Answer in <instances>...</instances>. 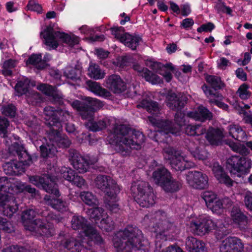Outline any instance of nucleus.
I'll return each mask as SVG.
<instances>
[{"mask_svg": "<svg viewBox=\"0 0 252 252\" xmlns=\"http://www.w3.org/2000/svg\"><path fill=\"white\" fill-rule=\"evenodd\" d=\"M201 197L205 201L207 207L219 198L214 192L210 191H204L202 193Z\"/></svg>", "mask_w": 252, "mask_h": 252, "instance_id": "nucleus-51", "label": "nucleus"}, {"mask_svg": "<svg viewBox=\"0 0 252 252\" xmlns=\"http://www.w3.org/2000/svg\"><path fill=\"white\" fill-rule=\"evenodd\" d=\"M2 113L7 116L13 117L15 114V106L12 104L3 106L1 108Z\"/></svg>", "mask_w": 252, "mask_h": 252, "instance_id": "nucleus-59", "label": "nucleus"}, {"mask_svg": "<svg viewBox=\"0 0 252 252\" xmlns=\"http://www.w3.org/2000/svg\"><path fill=\"white\" fill-rule=\"evenodd\" d=\"M35 86V82L34 81H30L28 78H23L16 84L15 87L16 94L20 95L26 94L30 86Z\"/></svg>", "mask_w": 252, "mask_h": 252, "instance_id": "nucleus-37", "label": "nucleus"}, {"mask_svg": "<svg viewBox=\"0 0 252 252\" xmlns=\"http://www.w3.org/2000/svg\"><path fill=\"white\" fill-rule=\"evenodd\" d=\"M80 74L81 71L79 69L70 66L66 67L64 71V75L72 80L79 79Z\"/></svg>", "mask_w": 252, "mask_h": 252, "instance_id": "nucleus-47", "label": "nucleus"}, {"mask_svg": "<svg viewBox=\"0 0 252 252\" xmlns=\"http://www.w3.org/2000/svg\"><path fill=\"white\" fill-rule=\"evenodd\" d=\"M9 125L8 122L4 118L0 117V135L5 137L7 134V128Z\"/></svg>", "mask_w": 252, "mask_h": 252, "instance_id": "nucleus-58", "label": "nucleus"}, {"mask_svg": "<svg viewBox=\"0 0 252 252\" xmlns=\"http://www.w3.org/2000/svg\"><path fill=\"white\" fill-rule=\"evenodd\" d=\"M36 214V212L33 209H29L23 212L22 220L25 228L47 237L53 235L54 230L51 223H46L40 219L33 220Z\"/></svg>", "mask_w": 252, "mask_h": 252, "instance_id": "nucleus-9", "label": "nucleus"}, {"mask_svg": "<svg viewBox=\"0 0 252 252\" xmlns=\"http://www.w3.org/2000/svg\"><path fill=\"white\" fill-rule=\"evenodd\" d=\"M227 130L229 135L232 138L240 141L246 140V133L240 126L235 124L230 125L228 126Z\"/></svg>", "mask_w": 252, "mask_h": 252, "instance_id": "nucleus-31", "label": "nucleus"}, {"mask_svg": "<svg viewBox=\"0 0 252 252\" xmlns=\"http://www.w3.org/2000/svg\"><path fill=\"white\" fill-rule=\"evenodd\" d=\"M208 142L212 145H219L224 137L223 131L219 128L210 127L205 136Z\"/></svg>", "mask_w": 252, "mask_h": 252, "instance_id": "nucleus-29", "label": "nucleus"}, {"mask_svg": "<svg viewBox=\"0 0 252 252\" xmlns=\"http://www.w3.org/2000/svg\"><path fill=\"white\" fill-rule=\"evenodd\" d=\"M27 64H32L39 69L44 68L46 66L45 62L42 60L41 54L31 55L27 61Z\"/></svg>", "mask_w": 252, "mask_h": 252, "instance_id": "nucleus-44", "label": "nucleus"}, {"mask_svg": "<svg viewBox=\"0 0 252 252\" xmlns=\"http://www.w3.org/2000/svg\"><path fill=\"white\" fill-rule=\"evenodd\" d=\"M16 184V181L14 182V180L11 178L8 179L6 177H2L0 178V192L2 193V190L7 192L10 194H15L14 190H10L11 187H14V184Z\"/></svg>", "mask_w": 252, "mask_h": 252, "instance_id": "nucleus-43", "label": "nucleus"}, {"mask_svg": "<svg viewBox=\"0 0 252 252\" xmlns=\"http://www.w3.org/2000/svg\"><path fill=\"white\" fill-rule=\"evenodd\" d=\"M206 81L209 83L211 86L215 89H220L221 87V82L220 78L212 75H207L206 77Z\"/></svg>", "mask_w": 252, "mask_h": 252, "instance_id": "nucleus-55", "label": "nucleus"}, {"mask_svg": "<svg viewBox=\"0 0 252 252\" xmlns=\"http://www.w3.org/2000/svg\"><path fill=\"white\" fill-rule=\"evenodd\" d=\"M58 113L59 110L56 111L51 106H47L44 109L45 119L48 121V124L56 128L61 127V125L59 123Z\"/></svg>", "mask_w": 252, "mask_h": 252, "instance_id": "nucleus-27", "label": "nucleus"}, {"mask_svg": "<svg viewBox=\"0 0 252 252\" xmlns=\"http://www.w3.org/2000/svg\"><path fill=\"white\" fill-rule=\"evenodd\" d=\"M107 86L115 93H120L124 91L126 86L119 76L112 75L107 80Z\"/></svg>", "mask_w": 252, "mask_h": 252, "instance_id": "nucleus-28", "label": "nucleus"}, {"mask_svg": "<svg viewBox=\"0 0 252 252\" xmlns=\"http://www.w3.org/2000/svg\"><path fill=\"white\" fill-rule=\"evenodd\" d=\"M205 128L200 125H188L185 129V132L187 134L190 136L200 135L205 132Z\"/></svg>", "mask_w": 252, "mask_h": 252, "instance_id": "nucleus-46", "label": "nucleus"}, {"mask_svg": "<svg viewBox=\"0 0 252 252\" xmlns=\"http://www.w3.org/2000/svg\"><path fill=\"white\" fill-rule=\"evenodd\" d=\"M68 102L74 109L79 112L83 119L87 120L85 126L90 130L99 131L105 128L110 124V120L107 117H100L96 122L94 121L92 109L85 108V105L80 103L78 100L72 102L68 101Z\"/></svg>", "mask_w": 252, "mask_h": 252, "instance_id": "nucleus-7", "label": "nucleus"}, {"mask_svg": "<svg viewBox=\"0 0 252 252\" xmlns=\"http://www.w3.org/2000/svg\"><path fill=\"white\" fill-rule=\"evenodd\" d=\"M87 84L89 90L96 95L104 97H107L110 96L109 92L102 88L98 83L89 81L87 82Z\"/></svg>", "mask_w": 252, "mask_h": 252, "instance_id": "nucleus-38", "label": "nucleus"}, {"mask_svg": "<svg viewBox=\"0 0 252 252\" xmlns=\"http://www.w3.org/2000/svg\"><path fill=\"white\" fill-rule=\"evenodd\" d=\"M188 117L195 120L204 122L210 120L212 117V113L205 107L200 105L195 110L188 113Z\"/></svg>", "mask_w": 252, "mask_h": 252, "instance_id": "nucleus-26", "label": "nucleus"}, {"mask_svg": "<svg viewBox=\"0 0 252 252\" xmlns=\"http://www.w3.org/2000/svg\"><path fill=\"white\" fill-rule=\"evenodd\" d=\"M25 249L23 247L17 246H11L3 250L2 252H25Z\"/></svg>", "mask_w": 252, "mask_h": 252, "instance_id": "nucleus-64", "label": "nucleus"}, {"mask_svg": "<svg viewBox=\"0 0 252 252\" xmlns=\"http://www.w3.org/2000/svg\"><path fill=\"white\" fill-rule=\"evenodd\" d=\"M95 186L105 193V203L108 209L113 213L120 210L117 195L121 189L116 181L111 177L99 175L95 179Z\"/></svg>", "mask_w": 252, "mask_h": 252, "instance_id": "nucleus-4", "label": "nucleus"}, {"mask_svg": "<svg viewBox=\"0 0 252 252\" xmlns=\"http://www.w3.org/2000/svg\"><path fill=\"white\" fill-rule=\"evenodd\" d=\"M244 244L236 237H229L222 242L220 247V252H243Z\"/></svg>", "mask_w": 252, "mask_h": 252, "instance_id": "nucleus-20", "label": "nucleus"}, {"mask_svg": "<svg viewBox=\"0 0 252 252\" xmlns=\"http://www.w3.org/2000/svg\"><path fill=\"white\" fill-rule=\"evenodd\" d=\"M186 247L190 252H205V244L193 237H188L186 241Z\"/></svg>", "mask_w": 252, "mask_h": 252, "instance_id": "nucleus-30", "label": "nucleus"}, {"mask_svg": "<svg viewBox=\"0 0 252 252\" xmlns=\"http://www.w3.org/2000/svg\"><path fill=\"white\" fill-rule=\"evenodd\" d=\"M163 155L164 158L170 161L172 168L176 170H184L194 166V163L187 159V158L179 155L171 147H167L164 149Z\"/></svg>", "mask_w": 252, "mask_h": 252, "instance_id": "nucleus-15", "label": "nucleus"}, {"mask_svg": "<svg viewBox=\"0 0 252 252\" xmlns=\"http://www.w3.org/2000/svg\"><path fill=\"white\" fill-rule=\"evenodd\" d=\"M244 201L247 208L252 211V192L250 191L246 192L245 195Z\"/></svg>", "mask_w": 252, "mask_h": 252, "instance_id": "nucleus-63", "label": "nucleus"}, {"mask_svg": "<svg viewBox=\"0 0 252 252\" xmlns=\"http://www.w3.org/2000/svg\"><path fill=\"white\" fill-rule=\"evenodd\" d=\"M0 229L7 233H11L14 231L12 224L6 219L0 217Z\"/></svg>", "mask_w": 252, "mask_h": 252, "instance_id": "nucleus-56", "label": "nucleus"}, {"mask_svg": "<svg viewBox=\"0 0 252 252\" xmlns=\"http://www.w3.org/2000/svg\"><path fill=\"white\" fill-rule=\"evenodd\" d=\"M186 179L188 184L195 189H204L208 184V176L199 171L189 172L187 175Z\"/></svg>", "mask_w": 252, "mask_h": 252, "instance_id": "nucleus-19", "label": "nucleus"}, {"mask_svg": "<svg viewBox=\"0 0 252 252\" xmlns=\"http://www.w3.org/2000/svg\"><path fill=\"white\" fill-rule=\"evenodd\" d=\"M80 103L83 104L85 105V108H91L94 112V108H99L102 107L103 105L102 102L100 100H98L95 98L92 97H88L87 98V101L88 102L89 104H87L84 102H81V101L78 100Z\"/></svg>", "mask_w": 252, "mask_h": 252, "instance_id": "nucleus-49", "label": "nucleus"}, {"mask_svg": "<svg viewBox=\"0 0 252 252\" xmlns=\"http://www.w3.org/2000/svg\"><path fill=\"white\" fill-rule=\"evenodd\" d=\"M229 145L233 151L240 154L247 155L249 153V150L243 144L239 143L231 142L229 144Z\"/></svg>", "mask_w": 252, "mask_h": 252, "instance_id": "nucleus-53", "label": "nucleus"}, {"mask_svg": "<svg viewBox=\"0 0 252 252\" xmlns=\"http://www.w3.org/2000/svg\"><path fill=\"white\" fill-rule=\"evenodd\" d=\"M229 199L228 198H224L223 200H220L219 198L217 199L214 201L210 206H208V208L214 213L217 214H220L223 212L224 208V204L225 202H228Z\"/></svg>", "mask_w": 252, "mask_h": 252, "instance_id": "nucleus-45", "label": "nucleus"}, {"mask_svg": "<svg viewBox=\"0 0 252 252\" xmlns=\"http://www.w3.org/2000/svg\"><path fill=\"white\" fill-rule=\"evenodd\" d=\"M202 89L205 93V95L207 97L210 99V102H213V99L214 97H220L219 94H213L212 92V91L210 89V88L207 87L206 85H204L202 87Z\"/></svg>", "mask_w": 252, "mask_h": 252, "instance_id": "nucleus-62", "label": "nucleus"}, {"mask_svg": "<svg viewBox=\"0 0 252 252\" xmlns=\"http://www.w3.org/2000/svg\"><path fill=\"white\" fill-rule=\"evenodd\" d=\"M113 245L117 252L149 250L148 242L143 238L141 231L132 226L118 232L113 238Z\"/></svg>", "mask_w": 252, "mask_h": 252, "instance_id": "nucleus-3", "label": "nucleus"}, {"mask_svg": "<svg viewBox=\"0 0 252 252\" xmlns=\"http://www.w3.org/2000/svg\"><path fill=\"white\" fill-rule=\"evenodd\" d=\"M107 141L117 152L126 156L130 149L141 148L144 136L140 131L129 129L124 125H117L108 136Z\"/></svg>", "mask_w": 252, "mask_h": 252, "instance_id": "nucleus-2", "label": "nucleus"}, {"mask_svg": "<svg viewBox=\"0 0 252 252\" xmlns=\"http://www.w3.org/2000/svg\"><path fill=\"white\" fill-rule=\"evenodd\" d=\"M29 10L34 11L38 13L42 11V7L41 5L38 3L35 0H30L27 5Z\"/></svg>", "mask_w": 252, "mask_h": 252, "instance_id": "nucleus-61", "label": "nucleus"}, {"mask_svg": "<svg viewBox=\"0 0 252 252\" xmlns=\"http://www.w3.org/2000/svg\"><path fill=\"white\" fill-rule=\"evenodd\" d=\"M13 148H14L20 160L18 162L13 160L5 163L2 167L6 174L18 175L25 172V168L36 160L37 157L32 158L29 156L24 150V147L19 145L17 142L14 143L13 145L10 147V150H12Z\"/></svg>", "mask_w": 252, "mask_h": 252, "instance_id": "nucleus-6", "label": "nucleus"}, {"mask_svg": "<svg viewBox=\"0 0 252 252\" xmlns=\"http://www.w3.org/2000/svg\"><path fill=\"white\" fill-rule=\"evenodd\" d=\"M71 227L73 229H81L82 234L80 237L85 236L89 240L87 243L90 245V241H94L96 244H101L102 239L96 230L92 226L86 224V220L81 216H74L71 220Z\"/></svg>", "mask_w": 252, "mask_h": 252, "instance_id": "nucleus-14", "label": "nucleus"}, {"mask_svg": "<svg viewBox=\"0 0 252 252\" xmlns=\"http://www.w3.org/2000/svg\"><path fill=\"white\" fill-rule=\"evenodd\" d=\"M69 159L74 168L80 173H84L87 172L90 168V165L97 161V159L95 158L89 162L85 158L73 150L69 151Z\"/></svg>", "mask_w": 252, "mask_h": 252, "instance_id": "nucleus-18", "label": "nucleus"}, {"mask_svg": "<svg viewBox=\"0 0 252 252\" xmlns=\"http://www.w3.org/2000/svg\"><path fill=\"white\" fill-rule=\"evenodd\" d=\"M161 188L166 192L173 193L179 190L181 187L180 182L173 179L171 176L166 180L161 186Z\"/></svg>", "mask_w": 252, "mask_h": 252, "instance_id": "nucleus-35", "label": "nucleus"}, {"mask_svg": "<svg viewBox=\"0 0 252 252\" xmlns=\"http://www.w3.org/2000/svg\"><path fill=\"white\" fill-rule=\"evenodd\" d=\"M30 182L38 188H42L47 192L54 195L56 197L59 196V191L54 179L48 175L43 176H33L29 177Z\"/></svg>", "mask_w": 252, "mask_h": 252, "instance_id": "nucleus-17", "label": "nucleus"}, {"mask_svg": "<svg viewBox=\"0 0 252 252\" xmlns=\"http://www.w3.org/2000/svg\"><path fill=\"white\" fill-rule=\"evenodd\" d=\"M184 98H180L175 93H169L167 96V103L168 107L175 110L177 113L175 116V122L176 126L173 125L168 121H163L155 117L159 113V108L158 104L152 101L149 98H143L140 103L137 105L138 108L142 107L150 113L153 116L148 117L150 123L154 126L158 128V132H154V138L157 141L168 142V135L170 134H179L181 127L185 125L184 114L179 111L184 106L185 104Z\"/></svg>", "mask_w": 252, "mask_h": 252, "instance_id": "nucleus-1", "label": "nucleus"}, {"mask_svg": "<svg viewBox=\"0 0 252 252\" xmlns=\"http://www.w3.org/2000/svg\"><path fill=\"white\" fill-rule=\"evenodd\" d=\"M57 176L63 177L79 188L82 187L85 184V181L82 177L76 175L74 171L65 167L62 168L60 173Z\"/></svg>", "mask_w": 252, "mask_h": 252, "instance_id": "nucleus-23", "label": "nucleus"}, {"mask_svg": "<svg viewBox=\"0 0 252 252\" xmlns=\"http://www.w3.org/2000/svg\"><path fill=\"white\" fill-rule=\"evenodd\" d=\"M40 35L44 38L45 44L50 49H56L61 43H65L69 46L73 47L79 42L77 36L55 31L50 26L47 27L43 32H41Z\"/></svg>", "mask_w": 252, "mask_h": 252, "instance_id": "nucleus-8", "label": "nucleus"}, {"mask_svg": "<svg viewBox=\"0 0 252 252\" xmlns=\"http://www.w3.org/2000/svg\"><path fill=\"white\" fill-rule=\"evenodd\" d=\"M227 167L231 174L240 177L252 167V161L248 157L231 156L227 160Z\"/></svg>", "mask_w": 252, "mask_h": 252, "instance_id": "nucleus-16", "label": "nucleus"}, {"mask_svg": "<svg viewBox=\"0 0 252 252\" xmlns=\"http://www.w3.org/2000/svg\"><path fill=\"white\" fill-rule=\"evenodd\" d=\"M0 208L4 215L11 217L17 212L18 207L15 199L8 197L7 194L0 192Z\"/></svg>", "mask_w": 252, "mask_h": 252, "instance_id": "nucleus-21", "label": "nucleus"}, {"mask_svg": "<svg viewBox=\"0 0 252 252\" xmlns=\"http://www.w3.org/2000/svg\"><path fill=\"white\" fill-rule=\"evenodd\" d=\"M98 226L102 230L110 231L114 229V223L111 219L107 215L101 220Z\"/></svg>", "mask_w": 252, "mask_h": 252, "instance_id": "nucleus-48", "label": "nucleus"}, {"mask_svg": "<svg viewBox=\"0 0 252 252\" xmlns=\"http://www.w3.org/2000/svg\"><path fill=\"white\" fill-rule=\"evenodd\" d=\"M110 30L115 37L121 42H122V39H124L125 35L127 33L125 32L124 28L122 27H113Z\"/></svg>", "mask_w": 252, "mask_h": 252, "instance_id": "nucleus-54", "label": "nucleus"}, {"mask_svg": "<svg viewBox=\"0 0 252 252\" xmlns=\"http://www.w3.org/2000/svg\"><path fill=\"white\" fill-rule=\"evenodd\" d=\"M37 89L45 94L53 97L55 101H59L62 98V94L59 93L56 88L50 85L41 84L37 86Z\"/></svg>", "mask_w": 252, "mask_h": 252, "instance_id": "nucleus-33", "label": "nucleus"}, {"mask_svg": "<svg viewBox=\"0 0 252 252\" xmlns=\"http://www.w3.org/2000/svg\"><path fill=\"white\" fill-rule=\"evenodd\" d=\"M88 75L95 80L101 79L104 77L105 73L95 64L91 63L88 68Z\"/></svg>", "mask_w": 252, "mask_h": 252, "instance_id": "nucleus-40", "label": "nucleus"}, {"mask_svg": "<svg viewBox=\"0 0 252 252\" xmlns=\"http://www.w3.org/2000/svg\"><path fill=\"white\" fill-rule=\"evenodd\" d=\"M93 207V209H89L87 213L91 219L97 223V221L105 217L107 215L104 213V210L102 208L97 206Z\"/></svg>", "mask_w": 252, "mask_h": 252, "instance_id": "nucleus-42", "label": "nucleus"}, {"mask_svg": "<svg viewBox=\"0 0 252 252\" xmlns=\"http://www.w3.org/2000/svg\"><path fill=\"white\" fill-rule=\"evenodd\" d=\"M133 68L134 70L137 71L139 75L144 78L145 79L152 84H158L161 82L159 77L157 75L151 73L147 68H143L138 64L133 65Z\"/></svg>", "mask_w": 252, "mask_h": 252, "instance_id": "nucleus-25", "label": "nucleus"}, {"mask_svg": "<svg viewBox=\"0 0 252 252\" xmlns=\"http://www.w3.org/2000/svg\"><path fill=\"white\" fill-rule=\"evenodd\" d=\"M87 239L83 238L81 240V242H77L73 238H66L62 242V244L63 247L69 250H71L72 252H79L83 246V243L86 241L84 240Z\"/></svg>", "mask_w": 252, "mask_h": 252, "instance_id": "nucleus-34", "label": "nucleus"}, {"mask_svg": "<svg viewBox=\"0 0 252 252\" xmlns=\"http://www.w3.org/2000/svg\"><path fill=\"white\" fill-rule=\"evenodd\" d=\"M17 64L15 60H8L5 61L3 64L2 74L5 76H9L11 74V69L14 68Z\"/></svg>", "mask_w": 252, "mask_h": 252, "instance_id": "nucleus-52", "label": "nucleus"}, {"mask_svg": "<svg viewBox=\"0 0 252 252\" xmlns=\"http://www.w3.org/2000/svg\"><path fill=\"white\" fill-rule=\"evenodd\" d=\"M60 128L52 127L48 135L49 141L46 145L40 146L41 155L43 158L54 157L57 152L55 144L59 147L66 148L69 146L70 141L65 135H62Z\"/></svg>", "mask_w": 252, "mask_h": 252, "instance_id": "nucleus-11", "label": "nucleus"}, {"mask_svg": "<svg viewBox=\"0 0 252 252\" xmlns=\"http://www.w3.org/2000/svg\"><path fill=\"white\" fill-rule=\"evenodd\" d=\"M44 199L47 205L59 211H65L67 208V203L59 198H53L51 195H46Z\"/></svg>", "mask_w": 252, "mask_h": 252, "instance_id": "nucleus-32", "label": "nucleus"}, {"mask_svg": "<svg viewBox=\"0 0 252 252\" xmlns=\"http://www.w3.org/2000/svg\"><path fill=\"white\" fill-rule=\"evenodd\" d=\"M131 193L135 201L143 207H149L155 203L156 196L148 183L138 181L132 184Z\"/></svg>", "mask_w": 252, "mask_h": 252, "instance_id": "nucleus-10", "label": "nucleus"}, {"mask_svg": "<svg viewBox=\"0 0 252 252\" xmlns=\"http://www.w3.org/2000/svg\"><path fill=\"white\" fill-rule=\"evenodd\" d=\"M124 37V39H122V43L132 50H135L136 48L141 40V38L139 36L132 35L128 33L125 35Z\"/></svg>", "mask_w": 252, "mask_h": 252, "instance_id": "nucleus-41", "label": "nucleus"}, {"mask_svg": "<svg viewBox=\"0 0 252 252\" xmlns=\"http://www.w3.org/2000/svg\"><path fill=\"white\" fill-rule=\"evenodd\" d=\"M161 213L157 212L155 217H150L151 225L153 226L154 231L156 234L157 240H172L174 239L179 233V229L173 224L167 220H160Z\"/></svg>", "mask_w": 252, "mask_h": 252, "instance_id": "nucleus-13", "label": "nucleus"}, {"mask_svg": "<svg viewBox=\"0 0 252 252\" xmlns=\"http://www.w3.org/2000/svg\"><path fill=\"white\" fill-rule=\"evenodd\" d=\"M217 66L219 69L225 70L228 66H230V62L224 57L220 58L217 61Z\"/></svg>", "mask_w": 252, "mask_h": 252, "instance_id": "nucleus-60", "label": "nucleus"}, {"mask_svg": "<svg viewBox=\"0 0 252 252\" xmlns=\"http://www.w3.org/2000/svg\"><path fill=\"white\" fill-rule=\"evenodd\" d=\"M151 166L155 168L152 174V179L156 184L161 186L171 175L170 173L163 166L159 165L157 161L154 160Z\"/></svg>", "mask_w": 252, "mask_h": 252, "instance_id": "nucleus-22", "label": "nucleus"}, {"mask_svg": "<svg viewBox=\"0 0 252 252\" xmlns=\"http://www.w3.org/2000/svg\"><path fill=\"white\" fill-rule=\"evenodd\" d=\"M11 188L10 189V190H14L15 194L22 192L24 190L31 193L33 196H35L38 193L35 189L32 188L30 186H25L24 183L19 181H16V184H14V187H11Z\"/></svg>", "mask_w": 252, "mask_h": 252, "instance_id": "nucleus-39", "label": "nucleus"}, {"mask_svg": "<svg viewBox=\"0 0 252 252\" xmlns=\"http://www.w3.org/2000/svg\"><path fill=\"white\" fill-rule=\"evenodd\" d=\"M231 224L241 230L245 229L248 223L247 217L237 207H234L231 212Z\"/></svg>", "mask_w": 252, "mask_h": 252, "instance_id": "nucleus-24", "label": "nucleus"}, {"mask_svg": "<svg viewBox=\"0 0 252 252\" xmlns=\"http://www.w3.org/2000/svg\"><path fill=\"white\" fill-rule=\"evenodd\" d=\"M189 150L192 156L196 159L204 161L206 165L209 166L212 168L213 173L216 179L221 184L226 186H232L233 181L229 176L224 172L223 168L217 162H213L212 163L207 164L205 162L209 157L208 152L204 148L200 147H195L191 144L189 146Z\"/></svg>", "mask_w": 252, "mask_h": 252, "instance_id": "nucleus-5", "label": "nucleus"}, {"mask_svg": "<svg viewBox=\"0 0 252 252\" xmlns=\"http://www.w3.org/2000/svg\"><path fill=\"white\" fill-rule=\"evenodd\" d=\"M249 89V86L244 83L239 87L237 94L242 99H247L251 95V92Z\"/></svg>", "mask_w": 252, "mask_h": 252, "instance_id": "nucleus-50", "label": "nucleus"}, {"mask_svg": "<svg viewBox=\"0 0 252 252\" xmlns=\"http://www.w3.org/2000/svg\"><path fill=\"white\" fill-rule=\"evenodd\" d=\"M228 218L225 220V224L221 223L220 220L216 223L206 215H202L192 220L190 224V227L192 231L197 235H203L214 229H218L219 231H224V228L229 225Z\"/></svg>", "mask_w": 252, "mask_h": 252, "instance_id": "nucleus-12", "label": "nucleus"}, {"mask_svg": "<svg viewBox=\"0 0 252 252\" xmlns=\"http://www.w3.org/2000/svg\"><path fill=\"white\" fill-rule=\"evenodd\" d=\"M215 8L218 13H226L227 14L231 15V9L229 7L226 6L224 3L221 0H219L216 2Z\"/></svg>", "mask_w": 252, "mask_h": 252, "instance_id": "nucleus-57", "label": "nucleus"}, {"mask_svg": "<svg viewBox=\"0 0 252 252\" xmlns=\"http://www.w3.org/2000/svg\"><path fill=\"white\" fill-rule=\"evenodd\" d=\"M79 196L82 201L88 206L95 207L99 205V201L97 197L90 191H81Z\"/></svg>", "mask_w": 252, "mask_h": 252, "instance_id": "nucleus-36", "label": "nucleus"}]
</instances>
